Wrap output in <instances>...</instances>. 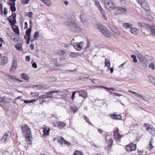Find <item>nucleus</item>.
<instances>
[{"mask_svg": "<svg viewBox=\"0 0 155 155\" xmlns=\"http://www.w3.org/2000/svg\"><path fill=\"white\" fill-rule=\"evenodd\" d=\"M65 25L72 31L76 32H79L81 31V29L77 24L76 22L70 19L65 22Z\"/></svg>", "mask_w": 155, "mask_h": 155, "instance_id": "f257e3e1", "label": "nucleus"}, {"mask_svg": "<svg viewBox=\"0 0 155 155\" xmlns=\"http://www.w3.org/2000/svg\"><path fill=\"white\" fill-rule=\"evenodd\" d=\"M23 134L26 138H29L31 137V131L30 128L26 124H24L21 127Z\"/></svg>", "mask_w": 155, "mask_h": 155, "instance_id": "f03ea898", "label": "nucleus"}, {"mask_svg": "<svg viewBox=\"0 0 155 155\" xmlns=\"http://www.w3.org/2000/svg\"><path fill=\"white\" fill-rule=\"evenodd\" d=\"M97 27L98 29L104 36L107 37H110V34L105 26H103L101 24H99L97 25Z\"/></svg>", "mask_w": 155, "mask_h": 155, "instance_id": "7ed1b4c3", "label": "nucleus"}, {"mask_svg": "<svg viewBox=\"0 0 155 155\" xmlns=\"http://www.w3.org/2000/svg\"><path fill=\"white\" fill-rule=\"evenodd\" d=\"M104 3L105 6L108 10L112 11L115 8V4L110 0H105Z\"/></svg>", "mask_w": 155, "mask_h": 155, "instance_id": "20e7f679", "label": "nucleus"}, {"mask_svg": "<svg viewBox=\"0 0 155 155\" xmlns=\"http://www.w3.org/2000/svg\"><path fill=\"white\" fill-rule=\"evenodd\" d=\"M74 47L77 51H79L81 49L87 48V46L83 41H81L79 43H75L74 45Z\"/></svg>", "mask_w": 155, "mask_h": 155, "instance_id": "39448f33", "label": "nucleus"}, {"mask_svg": "<svg viewBox=\"0 0 155 155\" xmlns=\"http://www.w3.org/2000/svg\"><path fill=\"white\" fill-rule=\"evenodd\" d=\"M111 136L110 135H107L105 137V141L108 143V145L105 147V149L107 150H110L112 146L113 140Z\"/></svg>", "mask_w": 155, "mask_h": 155, "instance_id": "423d86ee", "label": "nucleus"}, {"mask_svg": "<svg viewBox=\"0 0 155 155\" xmlns=\"http://www.w3.org/2000/svg\"><path fill=\"white\" fill-rule=\"evenodd\" d=\"M137 54L138 59L139 60L142 65L145 67H146L147 65V61L146 58H143V55L139 53L138 52Z\"/></svg>", "mask_w": 155, "mask_h": 155, "instance_id": "0eeeda50", "label": "nucleus"}, {"mask_svg": "<svg viewBox=\"0 0 155 155\" xmlns=\"http://www.w3.org/2000/svg\"><path fill=\"white\" fill-rule=\"evenodd\" d=\"M11 137V134L9 132L5 133L1 140L2 142L6 143L9 140Z\"/></svg>", "mask_w": 155, "mask_h": 155, "instance_id": "6e6552de", "label": "nucleus"}, {"mask_svg": "<svg viewBox=\"0 0 155 155\" xmlns=\"http://www.w3.org/2000/svg\"><path fill=\"white\" fill-rule=\"evenodd\" d=\"M136 148V146L135 144L131 143L127 145L126 147V149L127 151L131 152L134 151Z\"/></svg>", "mask_w": 155, "mask_h": 155, "instance_id": "1a4fd4ad", "label": "nucleus"}, {"mask_svg": "<svg viewBox=\"0 0 155 155\" xmlns=\"http://www.w3.org/2000/svg\"><path fill=\"white\" fill-rule=\"evenodd\" d=\"M118 131V129L117 128L116 130L114 132V138L117 140H120L121 137V136L119 133Z\"/></svg>", "mask_w": 155, "mask_h": 155, "instance_id": "9d476101", "label": "nucleus"}, {"mask_svg": "<svg viewBox=\"0 0 155 155\" xmlns=\"http://www.w3.org/2000/svg\"><path fill=\"white\" fill-rule=\"evenodd\" d=\"M15 16L16 15L15 14H14V15L12 14L9 16V18H8V20L9 21L11 25H14L16 23V22L15 19Z\"/></svg>", "mask_w": 155, "mask_h": 155, "instance_id": "9b49d317", "label": "nucleus"}, {"mask_svg": "<svg viewBox=\"0 0 155 155\" xmlns=\"http://www.w3.org/2000/svg\"><path fill=\"white\" fill-rule=\"evenodd\" d=\"M80 19L82 22L83 24L86 27H88V24L86 21V16L84 14L80 15Z\"/></svg>", "mask_w": 155, "mask_h": 155, "instance_id": "f8f14e48", "label": "nucleus"}, {"mask_svg": "<svg viewBox=\"0 0 155 155\" xmlns=\"http://www.w3.org/2000/svg\"><path fill=\"white\" fill-rule=\"evenodd\" d=\"M140 5L146 11H149V6L145 0H144V1L142 2V3L140 4Z\"/></svg>", "mask_w": 155, "mask_h": 155, "instance_id": "ddd939ff", "label": "nucleus"}, {"mask_svg": "<svg viewBox=\"0 0 155 155\" xmlns=\"http://www.w3.org/2000/svg\"><path fill=\"white\" fill-rule=\"evenodd\" d=\"M8 77V80L12 81L14 82H16L17 81H19V79L18 78L15 76L10 75H7Z\"/></svg>", "mask_w": 155, "mask_h": 155, "instance_id": "4468645a", "label": "nucleus"}, {"mask_svg": "<svg viewBox=\"0 0 155 155\" xmlns=\"http://www.w3.org/2000/svg\"><path fill=\"white\" fill-rule=\"evenodd\" d=\"M127 11V9L125 8L119 7L117 8V10L116 14H120L124 13Z\"/></svg>", "mask_w": 155, "mask_h": 155, "instance_id": "2eb2a0df", "label": "nucleus"}, {"mask_svg": "<svg viewBox=\"0 0 155 155\" xmlns=\"http://www.w3.org/2000/svg\"><path fill=\"white\" fill-rule=\"evenodd\" d=\"M8 62V58L6 56H3L1 58V65L3 66L6 64Z\"/></svg>", "mask_w": 155, "mask_h": 155, "instance_id": "dca6fc26", "label": "nucleus"}, {"mask_svg": "<svg viewBox=\"0 0 155 155\" xmlns=\"http://www.w3.org/2000/svg\"><path fill=\"white\" fill-rule=\"evenodd\" d=\"M78 94L80 96L84 98H86L87 96V92L86 91L81 90L78 91Z\"/></svg>", "mask_w": 155, "mask_h": 155, "instance_id": "f3484780", "label": "nucleus"}, {"mask_svg": "<svg viewBox=\"0 0 155 155\" xmlns=\"http://www.w3.org/2000/svg\"><path fill=\"white\" fill-rule=\"evenodd\" d=\"M70 57L72 58H77L78 57H81V54L79 52H70L69 54Z\"/></svg>", "mask_w": 155, "mask_h": 155, "instance_id": "a211bd4d", "label": "nucleus"}, {"mask_svg": "<svg viewBox=\"0 0 155 155\" xmlns=\"http://www.w3.org/2000/svg\"><path fill=\"white\" fill-rule=\"evenodd\" d=\"M43 129V132L44 135L46 136H48L50 132L49 128L47 126H45Z\"/></svg>", "mask_w": 155, "mask_h": 155, "instance_id": "6ab92c4d", "label": "nucleus"}, {"mask_svg": "<svg viewBox=\"0 0 155 155\" xmlns=\"http://www.w3.org/2000/svg\"><path fill=\"white\" fill-rule=\"evenodd\" d=\"M110 116L112 119L116 120H121L122 118V117L121 115H116L114 114H110Z\"/></svg>", "mask_w": 155, "mask_h": 155, "instance_id": "aec40b11", "label": "nucleus"}, {"mask_svg": "<svg viewBox=\"0 0 155 155\" xmlns=\"http://www.w3.org/2000/svg\"><path fill=\"white\" fill-rule=\"evenodd\" d=\"M147 28L150 29L151 33L154 35H155V26L154 25H148Z\"/></svg>", "mask_w": 155, "mask_h": 155, "instance_id": "412c9836", "label": "nucleus"}, {"mask_svg": "<svg viewBox=\"0 0 155 155\" xmlns=\"http://www.w3.org/2000/svg\"><path fill=\"white\" fill-rule=\"evenodd\" d=\"M34 87H36L38 89L44 90L48 88V87L45 85H35L33 86Z\"/></svg>", "mask_w": 155, "mask_h": 155, "instance_id": "4be33fe9", "label": "nucleus"}, {"mask_svg": "<svg viewBox=\"0 0 155 155\" xmlns=\"http://www.w3.org/2000/svg\"><path fill=\"white\" fill-rule=\"evenodd\" d=\"M12 29L16 34L18 35H19V29L18 26L15 25H14L12 27Z\"/></svg>", "mask_w": 155, "mask_h": 155, "instance_id": "5701e85b", "label": "nucleus"}, {"mask_svg": "<svg viewBox=\"0 0 155 155\" xmlns=\"http://www.w3.org/2000/svg\"><path fill=\"white\" fill-rule=\"evenodd\" d=\"M148 77L149 82L155 86V78L151 75H149Z\"/></svg>", "mask_w": 155, "mask_h": 155, "instance_id": "b1692460", "label": "nucleus"}, {"mask_svg": "<svg viewBox=\"0 0 155 155\" xmlns=\"http://www.w3.org/2000/svg\"><path fill=\"white\" fill-rule=\"evenodd\" d=\"M112 30L113 32V35L114 36H118L120 35V32L115 27H112Z\"/></svg>", "mask_w": 155, "mask_h": 155, "instance_id": "393cba45", "label": "nucleus"}, {"mask_svg": "<svg viewBox=\"0 0 155 155\" xmlns=\"http://www.w3.org/2000/svg\"><path fill=\"white\" fill-rule=\"evenodd\" d=\"M130 31L133 35H136L138 34L139 30L135 28H133L130 29Z\"/></svg>", "mask_w": 155, "mask_h": 155, "instance_id": "a878e982", "label": "nucleus"}, {"mask_svg": "<svg viewBox=\"0 0 155 155\" xmlns=\"http://www.w3.org/2000/svg\"><path fill=\"white\" fill-rule=\"evenodd\" d=\"M66 126V124L61 121H58V127L60 129H63Z\"/></svg>", "mask_w": 155, "mask_h": 155, "instance_id": "bb28decb", "label": "nucleus"}, {"mask_svg": "<svg viewBox=\"0 0 155 155\" xmlns=\"http://www.w3.org/2000/svg\"><path fill=\"white\" fill-rule=\"evenodd\" d=\"M16 64L15 63L14 60L13 61V65L10 69L11 72H13L16 69Z\"/></svg>", "mask_w": 155, "mask_h": 155, "instance_id": "cd10ccee", "label": "nucleus"}, {"mask_svg": "<svg viewBox=\"0 0 155 155\" xmlns=\"http://www.w3.org/2000/svg\"><path fill=\"white\" fill-rule=\"evenodd\" d=\"M149 67L152 70H154L155 68V61L153 60L149 65Z\"/></svg>", "mask_w": 155, "mask_h": 155, "instance_id": "c85d7f7f", "label": "nucleus"}, {"mask_svg": "<svg viewBox=\"0 0 155 155\" xmlns=\"http://www.w3.org/2000/svg\"><path fill=\"white\" fill-rule=\"evenodd\" d=\"M104 64L105 66L107 67L108 69H109L110 67V62L108 59L106 58L105 59Z\"/></svg>", "mask_w": 155, "mask_h": 155, "instance_id": "c756f323", "label": "nucleus"}, {"mask_svg": "<svg viewBox=\"0 0 155 155\" xmlns=\"http://www.w3.org/2000/svg\"><path fill=\"white\" fill-rule=\"evenodd\" d=\"M99 11L101 13L104 18L106 20H107V17L105 11L103 9Z\"/></svg>", "mask_w": 155, "mask_h": 155, "instance_id": "7c9ffc66", "label": "nucleus"}, {"mask_svg": "<svg viewBox=\"0 0 155 155\" xmlns=\"http://www.w3.org/2000/svg\"><path fill=\"white\" fill-rule=\"evenodd\" d=\"M47 6H50L51 4L50 0H40Z\"/></svg>", "mask_w": 155, "mask_h": 155, "instance_id": "2f4dec72", "label": "nucleus"}, {"mask_svg": "<svg viewBox=\"0 0 155 155\" xmlns=\"http://www.w3.org/2000/svg\"><path fill=\"white\" fill-rule=\"evenodd\" d=\"M123 26L125 28H130L132 27V25L129 23H124L123 24Z\"/></svg>", "mask_w": 155, "mask_h": 155, "instance_id": "473e14b6", "label": "nucleus"}, {"mask_svg": "<svg viewBox=\"0 0 155 155\" xmlns=\"http://www.w3.org/2000/svg\"><path fill=\"white\" fill-rule=\"evenodd\" d=\"M94 2L95 5L99 11L101 10V9H103L99 2H98L97 1H95Z\"/></svg>", "mask_w": 155, "mask_h": 155, "instance_id": "72a5a7b5", "label": "nucleus"}, {"mask_svg": "<svg viewBox=\"0 0 155 155\" xmlns=\"http://www.w3.org/2000/svg\"><path fill=\"white\" fill-rule=\"evenodd\" d=\"M22 78L25 80L27 81L29 79V77L28 75L25 73H22L21 75Z\"/></svg>", "mask_w": 155, "mask_h": 155, "instance_id": "f704fd0d", "label": "nucleus"}, {"mask_svg": "<svg viewBox=\"0 0 155 155\" xmlns=\"http://www.w3.org/2000/svg\"><path fill=\"white\" fill-rule=\"evenodd\" d=\"M147 130L150 133L152 134H155V129L153 127H150L149 129H148Z\"/></svg>", "mask_w": 155, "mask_h": 155, "instance_id": "c9c22d12", "label": "nucleus"}, {"mask_svg": "<svg viewBox=\"0 0 155 155\" xmlns=\"http://www.w3.org/2000/svg\"><path fill=\"white\" fill-rule=\"evenodd\" d=\"M12 100L9 98L3 97V102H5L6 103H9L11 102Z\"/></svg>", "mask_w": 155, "mask_h": 155, "instance_id": "e433bc0d", "label": "nucleus"}, {"mask_svg": "<svg viewBox=\"0 0 155 155\" xmlns=\"http://www.w3.org/2000/svg\"><path fill=\"white\" fill-rule=\"evenodd\" d=\"M73 155H84V154L83 152L77 150L74 152Z\"/></svg>", "mask_w": 155, "mask_h": 155, "instance_id": "4c0bfd02", "label": "nucleus"}, {"mask_svg": "<svg viewBox=\"0 0 155 155\" xmlns=\"http://www.w3.org/2000/svg\"><path fill=\"white\" fill-rule=\"evenodd\" d=\"M8 36L9 38L11 40V39L15 37V35L13 33H12V32H10L8 34Z\"/></svg>", "mask_w": 155, "mask_h": 155, "instance_id": "58836bf2", "label": "nucleus"}, {"mask_svg": "<svg viewBox=\"0 0 155 155\" xmlns=\"http://www.w3.org/2000/svg\"><path fill=\"white\" fill-rule=\"evenodd\" d=\"M37 100V99H33L29 101L27 100H25L24 101V102L25 103H33Z\"/></svg>", "mask_w": 155, "mask_h": 155, "instance_id": "ea45409f", "label": "nucleus"}, {"mask_svg": "<svg viewBox=\"0 0 155 155\" xmlns=\"http://www.w3.org/2000/svg\"><path fill=\"white\" fill-rule=\"evenodd\" d=\"M32 28H28L26 30L25 32V34L27 35H30V33L31 32Z\"/></svg>", "mask_w": 155, "mask_h": 155, "instance_id": "a19ab883", "label": "nucleus"}, {"mask_svg": "<svg viewBox=\"0 0 155 155\" xmlns=\"http://www.w3.org/2000/svg\"><path fill=\"white\" fill-rule=\"evenodd\" d=\"M16 0H10L9 2V5H15V2Z\"/></svg>", "mask_w": 155, "mask_h": 155, "instance_id": "79ce46f5", "label": "nucleus"}, {"mask_svg": "<svg viewBox=\"0 0 155 155\" xmlns=\"http://www.w3.org/2000/svg\"><path fill=\"white\" fill-rule=\"evenodd\" d=\"M49 81L51 82H54L56 80V78L54 76L50 77L49 79Z\"/></svg>", "mask_w": 155, "mask_h": 155, "instance_id": "37998d69", "label": "nucleus"}, {"mask_svg": "<svg viewBox=\"0 0 155 155\" xmlns=\"http://www.w3.org/2000/svg\"><path fill=\"white\" fill-rule=\"evenodd\" d=\"M33 13L32 12H28L27 13V14L26 15V16H28L29 18H33Z\"/></svg>", "mask_w": 155, "mask_h": 155, "instance_id": "c03bdc74", "label": "nucleus"}, {"mask_svg": "<svg viewBox=\"0 0 155 155\" xmlns=\"http://www.w3.org/2000/svg\"><path fill=\"white\" fill-rule=\"evenodd\" d=\"M131 57L133 59V61L134 62L136 63L137 62L136 56L134 55H132L131 56Z\"/></svg>", "mask_w": 155, "mask_h": 155, "instance_id": "a18cd8bd", "label": "nucleus"}, {"mask_svg": "<svg viewBox=\"0 0 155 155\" xmlns=\"http://www.w3.org/2000/svg\"><path fill=\"white\" fill-rule=\"evenodd\" d=\"M43 98H48L47 95V94H44L39 96L38 98V99H43Z\"/></svg>", "mask_w": 155, "mask_h": 155, "instance_id": "49530a36", "label": "nucleus"}, {"mask_svg": "<svg viewBox=\"0 0 155 155\" xmlns=\"http://www.w3.org/2000/svg\"><path fill=\"white\" fill-rule=\"evenodd\" d=\"M30 0H21L22 4L25 5L28 3V2Z\"/></svg>", "mask_w": 155, "mask_h": 155, "instance_id": "de8ad7c7", "label": "nucleus"}, {"mask_svg": "<svg viewBox=\"0 0 155 155\" xmlns=\"http://www.w3.org/2000/svg\"><path fill=\"white\" fill-rule=\"evenodd\" d=\"M100 87L104 88V89H108L109 90H112V91H115V88H112L111 87L108 88L107 87H106L104 86H101Z\"/></svg>", "mask_w": 155, "mask_h": 155, "instance_id": "09e8293b", "label": "nucleus"}, {"mask_svg": "<svg viewBox=\"0 0 155 155\" xmlns=\"http://www.w3.org/2000/svg\"><path fill=\"white\" fill-rule=\"evenodd\" d=\"M10 9L12 12H14L16 11V8L15 5L10 6Z\"/></svg>", "mask_w": 155, "mask_h": 155, "instance_id": "8fccbe9b", "label": "nucleus"}, {"mask_svg": "<svg viewBox=\"0 0 155 155\" xmlns=\"http://www.w3.org/2000/svg\"><path fill=\"white\" fill-rule=\"evenodd\" d=\"M59 51V54H60L61 55H64L66 53V52L65 51H63L62 50L60 49L58 51Z\"/></svg>", "mask_w": 155, "mask_h": 155, "instance_id": "3c124183", "label": "nucleus"}, {"mask_svg": "<svg viewBox=\"0 0 155 155\" xmlns=\"http://www.w3.org/2000/svg\"><path fill=\"white\" fill-rule=\"evenodd\" d=\"M137 25L139 26L142 27H144L145 25L144 23L142 22H138Z\"/></svg>", "mask_w": 155, "mask_h": 155, "instance_id": "603ef678", "label": "nucleus"}, {"mask_svg": "<svg viewBox=\"0 0 155 155\" xmlns=\"http://www.w3.org/2000/svg\"><path fill=\"white\" fill-rule=\"evenodd\" d=\"M58 120L57 121L53 123L52 124L55 127H58Z\"/></svg>", "mask_w": 155, "mask_h": 155, "instance_id": "864d4df0", "label": "nucleus"}, {"mask_svg": "<svg viewBox=\"0 0 155 155\" xmlns=\"http://www.w3.org/2000/svg\"><path fill=\"white\" fill-rule=\"evenodd\" d=\"M39 36V32L38 31H36L35 32L34 35V38H38Z\"/></svg>", "mask_w": 155, "mask_h": 155, "instance_id": "5fc2aeb1", "label": "nucleus"}, {"mask_svg": "<svg viewBox=\"0 0 155 155\" xmlns=\"http://www.w3.org/2000/svg\"><path fill=\"white\" fill-rule=\"evenodd\" d=\"M89 76L87 74H85L82 76V78L83 79H87L89 78Z\"/></svg>", "mask_w": 155, "mask_h": 155, "instance_id": "6e6d98bb", "label": "nucleus"}, {"mask_svg": "<svg viewBox=\"0 0 155 155\" xmlns=\"http://www.w3.org/2000/svg\"><path fill=\"white\" fill-rule=\"evenodd\" d=\"M31 35L26 34L25 36V40L30 39V37Z\"/></svg>", "mask_w": 155, "mask_h": 155, "instance_id": "4d7b16f0", "label": "nucleus"}, {"mask_svg": "<svg viewBox=\"0 0 155 155\" xmlns=\"http://www.w3.org/2000/svg\"><path fill=\"white\" fill-rule=\"evenodd\" d=\"M141 99L147 101H149V99L143 95Z\"/></svg>", "mask_w": 155, "mask_h": 155, "instance_id": "13d9d810", "label": "nucleus"}, {"mask_svg": "<svg viewBox=\"0 0 155 155\" xmlns=\"http://www.w3.org/2000/svg\"><path fill=\"white\" fill-rule=\"evenodd\" d=\"M135 95L138 98H140V99L141 98L143 95H142L141 94L138 93V92H137Z\"/></svg>", "mask_w": 155, "mask_h": 155, "instance_id": "bf43d9fd", "label": "nucleus"}, {"mask_svg": "<svg viewBox=\"0 0 155 155\" xmlns=\"http://www.w3.org/2000/svg\"><path fill=\"white\" fill-rule=\"evenodd\" d=\"M135 95L138 98H140V99L141 98L143 95H142L141 94L138 93V92H137Z\"/></svg>", "mask_w": 155, "mask_h": 155, "instance_id": "052dcab7", "label": "nucleus"}, {"mask_svg": "<svg viewBox=\"0 0 155 155\" xmlns=\"http://www.w3.org/2000/svg\"><path fill=\"white\" fill-rule=\"evenodd\" d=\"M144 127L147 130H148V129H149V128L150 127L149 125L147 124H144Z\"/></svg>", "mask_w": 155, "mask_h": 155, "instance_id": "680f3d73", "label": "nucleus"}, {"mask_svg": "<svg viewBox=\"0 0 155 155\" xmlns=\"http://www.w3.org/2000/svg\"><path fill=\"white\" fill-rule=\"evenodd\" d=\"M21 47V45L18 44L15 45V48L18 50H20Z\"/></svg>", "mask_w": 155, "mask_h": 155, "instance_id": "e2e57ef3", "label": "nucleus"}, {"mask_svg": "<svg viewBox=\"0 0 155 155\" xmlns=\"http://www.w3.org/2000/svg\"><path fill=\"white\" fill-rule=\"evenodd\" d=\"M71 109L74 112V113H75L78 110V108L76 107H71Z\"/></svg>", "mask_w": 155, "mask_h": 155, "instance_id": "0e129e2a", "label": "nucleus"}, {"mask_svg": "<svg viewBox=\"0 0 155 155\" xmlns=\"http://www.w3.org/2000/svg\"><path fill=\"white\" fill-rule=\"evenodd\" d=\"M149 150H151L152 149H153V147L152 145V143H151V141L150 142V144H149Z\"/></svg>", "mask_w": 155, "mask_h": 155, "instance_id": "69168bd1", "label": "nucleus"}, {"mask_svg": "<svg viewBox=\"0 0 155 155\" xmlns=\"http://www.w3.org/2000/svg\"><path fill=\"white\" fill-rule=\"evenodd\" d=\"M52 93H62L63 92H61L59 90H57L52 91Z\"/></svg>", "mask_w": 155, "mask_h": 155, "instance_id": "338daca9", "label": "nucleus"}, {"mask_svg": "<svg viewBox=\"0 0 155 155\" xmlns=\"http://www.w3.org/2000/svg\"><path fill=\"white\" fill-rule=\"evenodd\" d=\"M61 140L60 142L61 144H64V142H65V140L62 137H60Z\"/></svg>", "mask_w": 155, "mask_h": 155, "instance_id": "774afa93", "label": "nucleus"}]
</instances>
